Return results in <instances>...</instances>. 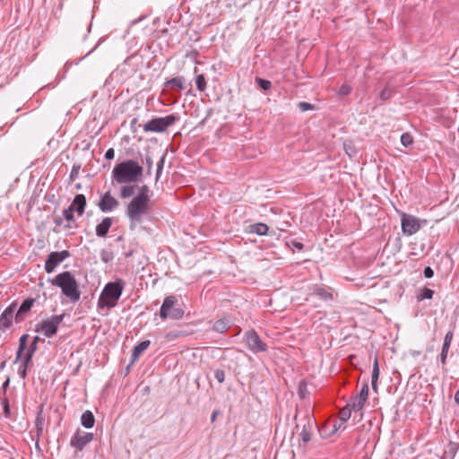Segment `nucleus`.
I'll return each instance as SVG.
<instances>
[{
  "instance_id": "nucleus-1",
  "label": "nucleus",
  "mask_w": 459,
  "mask_h": 459,
  "mask_svg": "<svg viewBox=\"0 0 459 459\" xmlns=\"http://www.w3.org/2000/svg\"><path fill=\"white\" fill-rule=\"evenodd\" d=\"M143 167L134 160L117 164L112 170V178L118 184H130L139 180L143 175Z\"/></svg>"
},
{
  "instance_id": "nucleus-2",
  "label": "nucleus",
  "mask_w": 459,
  "mask_h": 459,
  "mask_svg": "<svg viewBox=\"0 0 459 459\" xmlns=\"http://www.w3.org/2000/svg\"><path fill=\"white\" fill-rule=\"evenodd\" d=\"M51 283L61 289L62 294L65 295L71 302L75 303L81 298V291L78 283L72 273L65 271L58 273Z\"/></svg>"
},
{
  "instance_id": "nucleus-3",
  "label": "nucleus",
  "mask_w": 459,
  "mask_h": 459,
  "mask_svg": "<svg viewBox=\"0 0 459 459\" xmlns=\"http://www.w3.org/2000/svg\"><path fill=\"white\" fill-rule=\"evenodd\" d=\"M124 286L125 282L121 279L108 282L100 295L98 307H107L108 309H110L116 307L122 295Z\"/></svg>"
},
{
  "instance_id": "nucleus-4",
  "label": "nucleus",
  "mask_w": 459,
  "mask_h": 459,
  "mask_svg": "<svg viewBox=\"0 0 459 459\" xmlns=\"http://www.w3.org/2000/svg\"><path fill=\"white\" fill-rule=\"evenodd\" d=\"M150 205L148 202L134 197L126 206V215L129 220L130 230H134L143 222V217L148 214Z\"/></svg>"
},
{
  "instance_id": "nucleus-5",
  "label": "nucleus",
  "mask_w": 459,
  "mask_h": 459,
  "mask_svg": "<svg viewBox=\"0 0 459 459\" xmlns=\"http://www.w3.org/2000/svg\"><path fill=\"white\" fill-rule=\"evenodd\" d=\"M177 302L178 299L173 295L168 296L164 299L160 310V316L161 319L166 320L167 318H171L178 320L183 317L184 310L179 307H176Z\"/></svg>"
},
{
  "instance_id": "nucleus-6",
  "label": "nucleus",
  "mask_w": 459,
  "mask_h": 459,
  "mask_svg": "<svg viewBox=\"0 0 459 459\" xmlns=\"http://www.w3.org/2000/svg\"><path fill=\"white\" fill-rule=\"evenodd\" d=\"M65 316V314L52 316L50 318L43 320L41 324L37 325L35 331L41 332L46 337L51 338L57 333L58 326Z\"/></svg>"
},
{
  "instance_id": "nucleus-7",
  "label": "nucleus",
  "mask_w": 459,
  "mask_h": 459,
  "mask_svg": "<svg viewBox=\"0 0 459 459\" xmlns=\"http://www.w3.org/2000/svg\"><path fill=\"white\" fill-rule=\"evenodd\" d=\"M176 120L177 117L174 115H169L164 117H155L144 124L143 128L145 132L161 133L166 131Z\"/></svg>"
},
{
  "instance_id": "nucleus-8",
  "label": "nucleus",
  "mask_w": 459,
  "mask_h": 459,
  "mask_svg": "<svg viewBox=\"0 0 459 459\" xmlns=\"http://www.w3.org/2000/svg\"><path fill=\"white\" fill-rule=\"evenodd\" d=\"M243 339L247 349L253 353L265 352L268 349L267 344L261 340L254 329L247 331Z\"/></svg>"
},
{
  "instance_id": "nucleus-9",
  "label": "nucleus",
  "mask_w": 459,
  "mask_h": 459,
  "mask_svg": "<svg viewBox=\"0 0 459 459\" xmlns=\"http://www.w3.org/2000/svg\"><path fill=\"white\" fill-rule=\"evenodd\" d=\"M401 225L403 234L407 236L415 234L420 229L419 219L404 212L402 214Z\"/></svg>"
},
{
  "instance_id": "nucleus-10",
  "label": "nucleus",
  "mask_w": 459,
  "mask_h": 459,
  "mask_svg": "<svg viewBox=\"0 0 459 459\" xmlns=\"http://www.w3.org/2000/svg\"><path fill=\"white\" fill-rule=\"evenodd\" d=\"M69 256L70 252L68 250L51 252L45 262V271L48 273H53L56 267Z\"/></svg>"
},
{
  "instance_id": "nucleus-11",
  "label": "nucleus",
  "mask_w": 459,
  "mask_h": 459,
  "mask_svg": "<svg viewBox=\"0 0 459 459\" xmlns=\"http://www.w3.org/2000/svg\"><path fill=\"white\" fill-rule=\"evenodd\" d=\"M93 439L92 433L81 432L79 429L74 433L70 440V446L82 451Z\"/></svg>"
},
{
  "instance_id": "nucleus-12",
  "label": "nucleus",
  "mask_w": 459,
  "mask_h": 459,
  "mask_svg": "<svg viewBox=\"0 0 459 459\" xmlns=\"http://www.w3.org/2000/svg\"><path fill=\"white\" fill-rule=\"evenodd\" d=\"M98 206L101 212H110L119 206V202L108 191L101 195Z\"/></svg>"
},
{
  "instance_id": "nucleus-13",
  "label": "nucleus",
  "mask_w": 459,
  "mask_h": 459,
  "mask_svg": "<svg viewBox=\"0 0 459 459\" xmlns=\"http://www.w3.org/2000/svg\"><path fill=\"white\" fill-rule=\"evenodd\" d=\"M35 302L36 299L34 298H27L22 301L14 316L16 323H21L26 318Z\"/></svg>"
},
{
  "instance_id": "nucleus-14",
  "label": "nucleus",
  "mask_w": 459,
  "mask_h": 459,
  "mask_svg": "<svg viewBox=\"0 0 459 459\" xmlns=\"http://www.w3.org/2000/svg\"><path fill=\"white\" fill-rule=\"evenodd\" d=\"M16 310V303L13 302L0 316V328L7 329L12 325L13 314Z\"/></svg>"
},
{
  "instance_id": "nucleus-15",
  "label": "nucleus",
  "mask_w": 459,
  "mask_h": 459,
  "mask_svg": "<svg viewBox=\"0 0 459 459\" xmlns=\"http://www.w3.org/2000/svg\"><path fill=\"white\" fill-rule=\"evenodd\" d=\"M86 204L87 202L85 195L82 194H77L74 196L69 208L72 209L74 212H76L79 216H82L84 213Z\"/></svg>"
},
{
  "instance_id": "nucleus-16",
  "label": "nucleus",
  "mask_w": 459,
  "mask_h": 459,
  "mask_svg": "<svg viewBox=\"0 0 459 459\" xmlns=\"http://www.w3.org/2000/svg\"><path fill=\"white\" fill-rule=\"evenodd\" d=\"M452 340H453V332L449 331L445 335L444 343H443L442 351L440 353V362L442 363V365L446 364V358H447V354H448V351H449Z\"/></svg>"
},
{
  "instance_id": "nucleus-17",
  "label": "nucleus",
  "mask_w": 459,
  "mask_h": 459,
  "mask_svg": "<svg viewBox=\"0 0 459 459\" xmlns=\"http://www.w3.org/2000/svg\"><path fill=\"white\" fill-rule=\"evenodd\" d=\"M112 223L113 221L111 218H104L102 221L96 226V235L100 238L106 237Z\"/></svg>"
},
{
  "instance_id": "nucleus-18",
  "label": "nucleus",
  "mask_w": 459,
  "mask_h": 459,
  "mask_svg": "<svg viewBox=\"0 0 459 459\" xmlns=\"http://www.w3.org/2000/svg\"><path fill=\"white\" fill-rule=\"evenodd\" d=\"M311 296H316L320 299L327 301L333 299V295L327 289L320 285H315L312 289Z\"/></svg>"
},
{
  "instance_id": "nucleus-19",
  "label": "nucleus",
  "mask_w": 459,
  "mask_h": 459,
  "mask_svg": "<svg viewBox=\"0 0 459 459\" xmlns=\"http://www.w3.org/2000/svg\"><path fill=\"white\" fill-rule=\"evenodd\" d=\"M313 429V421L311 419L307 420V424L303 426V429L300 432V438L303 441V443H307L311 440V434Z\"/></svg>"
},
{
  "instance_id": "nucleus-20",
  "label": "nucleus",
  "mask_w": 459,
  "mask_h": 459,
  "mask_svg": "<svg viewBox=\"0 0 459 459\" xmlns=\"http://www.w3.org/2000/svg\"><path fill=\"white\" fill-rule=\"evenodd\" d=\"M74 211L69 207L63 210V216L66 221V224L65 225L67 229L77 228V224L74 219Z\"/></svg>"
},
{
  "instance_id": "nucleus-21",
  "label": "nucleus",
  "mask_w": 459,
  "mask_h": 459,
  "mask_svg": "<svg viewBox=\"0 0 459 459\" xmlns=\"http://www.w3.org/2000/svg\"><path fill=\"white\" fill-rule=\"evenodd\" d=\"M150 344V341H143L134 348L132 352V363H134L139 356L149 348Z\"/></svg>"
},
{
  "instance_id": "nucleus-22",
  "label": "nucleus",
  "mask_w": 459,
  "mask_h": 459,
  "mask_svg": "<svg viewBox=\"0 0 459 459\" xmlns=\"http://www.w3.org/2000/svg\"><path fill=\"white\" fill-rule=\"evenodd\" d=\"M230 326V323L229 319L221 318L213 324L212 330L217 333H223L229 330Z\"/></svg>"
},
{
  "instance_id": "nucleus-23",
  "label": "nucleus",
  "mask_w": 459,
  "mask_h": 459,
  "mask_svg": "<svg viewBox=\"0 0 459 459\" xmlns=\"http://www.w3.org/2000/svg\"><path fill=\"white\" fill-rule=\"evenodd\" d=\"M95 418L91 411H85L81 417V423L86 429H91L94 426Z\"/></svg>"
},
{
  "instance_id": "nucleus-24",
  "label": "nucleus",
  "mask_w": 459,
  "mask_h": 459,
  "mask_svg": "<svg viewBox=\"0 0 459 459\" xmlns=\"http://www.w3.org/2000/svg\"><path fill=\"white\" fill-rule=\"evenodd\" d=\"M352 408L350 404L345 405L342 409H341L339 412V420L341 421L338 428H341L342 425L345 424L348 420L351 418Z\"/></svg>"
},
{
  "instance_id": "nucleus-25",
  "label": "nucleus",
  "mask_w": 459,
  "mask_h": 459,
  "mask_svg": "<svg viewBox=\"0 0 459 459\" xmlns=\"http://www.w3.org/2000/svg\"><path fill=\"white\" fill-rule=\"evenodd\" d=\"M185 78L183 76L174 77L166 82L167 87L176 88L179 91L185 89Z\"/></svg>"
},
{
  "instance_id": "nucleus-26",
  "label": "nucleus",
  "mask_w": 459,
  "mask_h": 459,
  "mask_svg": "<svg viewBox=\"0 0 459 459\" xmlns=\"http://www.w3.org/2000/svg\"><path fill=\"white\" fill-rule=\"evenodd\" d=\"M379 377V366L377 359H375L373 364L372 375H371V386L375 392H377V380Z\"/></svg>"
},
{
  "instance_id": "nucleus-27",
  "label": "nucleus",
  "mask_w": 459,
  "mask_h": 459,
  "mask_svg": "<svg viewBox=\"0 0 459 459\" xmlns=\"http://www.w3.org/2000/svg\"><path fill=\"white\" fill-rule=\"evenodd\" d=\"M29 335L22 334L19 340V348L16 354V360L22 358V353L27 350V342H28Z\"/></svg>"
},
{
  "instance_id": "nucleus-28",
  "label": "nucleus",
  "mask_w": 459,
  "mask_h": 459,
  "mask_svg": "<svg viewBox=\"0 0 459 459\" xmlns=\"http://www.w3.org/2000/svg\"><path fill=\"white\" fill-rule=\"evenodd\" d=\"M366 401H364L358 394L351 398V403H349L354 411H359L362 410L364 407Z\"/></svg>"
},
{
  "instance_id": "nucleus-29",
  "label": "nucleus",
  "mask_w": 459,
  "mask_h": 459,
  "mask_svg": "<svg viewBox=\"0 0 459 459\" xmlns=\"http://www.w3.org/2000/svg\"><path fill=\"white\" fill-rule=\"evenodd\" d=\"M268 230V226L264 223H255L251 225V232L255 233L259 236L266 235Z\"/></svg>"
},
{
  "instance_id": "nucleus-30",
  "label": "nucleus",
  "mask_w": 459,
  "mask_h": 459,
  "mask_svg": "<svg viewBox=\"0 0 459 459\" xmlns=\"http://www.w3.org/2000/svg\"><path fill=\"white\" fill-rule=\"evenodd\" d=\"M149 192H150L149 187L146 185H143L140 187L139 193L134 197L150 203Z\"/></svg>"
},
{
  "instance_id": "nucleus-31",
  "label": "nucleus",
  "mask_w": 459,
  "mask_h": 459,
  "mask_svg": "<svg viewBox=\"0 0 459 459\" xmlns=\"http://www.w3.org/2000/svg\"><path fill=\"white\" fill-rule=\"evenodd\" d=\"M135 186H124L120 190V196L122 198H128L134 193Z\"/></svg>"
},
{
  "instance_id": "nucleus-32",
  "label": "nucleus",
  "mask_w": 459,
  "mask_h": 459,
  "mask_svg": "<svg viewBox=\"0 0 459 459\" xmlns=\"http://www.w3.org/2000/svg\"><path fill=\"white\" fill-rule=\"evenodd\" d=\"M195 84L199 91H204L206 89V80L204 74H197L195 76Z\"/></svg>"
},
{
  "instance_id": "nucleus-33",
  "label": "nucleus",
  "mask_w": 459,
  "mask_h": 459,
  "mask_svg": "<svg viewBox=\"0 0 459 459\" xmlns=\"http://www.w3.org/2000/svg\"><path fill=\"white\" fill-rule=\"evenodd\" d=\"M434 295V290H432L431 289H429V288H423L420 293V295L418 296V299L420 300H423V299H432Z\"/></svg>"
},
{
  "instance_id": "nucleus-34",
  "label": "nucleus",
  "mask_w": 459,
  "mask_h": 459,
  "mask_svg": "<svg viewBox=\"0 0 459 459\" xmlns=\"http://www.w3.org/2000/svg\"><path fill=\"white\" fill-rule=\"evenodd\" d=\"M31 363L22 360L19 368L18 374L19 376L24 379L27 377V369L30 366Z\"/></svg>"
},
{
  "instance_id": "nucleus-35",
  "label": "nucleus",
  "mask_w": 459,
  "mask_h": 459,
  "mask_svg": "<svg viewBox=\"0 0 459 459\" xmlns=\"http://www.w3.org/2000/svg\"><path fill=\"white\" fill-rule=\"evenodd\" d=\"M413 143V138L411 136V134L409 133H403L402 135H401V143L404 146V147H409Z\"/></svg>"
},
{
  "instance_id": "nucleus-36",
  "label": "nucleus",
  "mask_w": 459,
  "mask_h": 459,
  "mask_svg": "<svg viewBox=\"0 0 459 459\" xmlns=\"http://www.w3.org/2000/svg\"><path fill=\"white\" fill-rule=\"evenodd\" d=\"M255 82L259 85V87L264 91H268L272 87V82L268 80L256 77Z\"/></svg>"
},
{
  "instance_id": "nucleus-37",
  "label": "nucleus",
  "mask_w": 459,
  "mask_h": 459,
  "mask_svg": "<svg viewBox=\"0 0 459 459\" xmlns=\"http://www.w3.org/2000/svg\"><path fill=\"white\" fill-rule=\"evenodd\" d=\"M182 335H183V332L178 331V330H173V331L167 333L165 335V338L168 341H173Z\"/></svg>"
},
{
  "instance_id": "nucleus-38",
  "label": "nucleus",
  "mask_w": 459,
  "mask_h": 459,
  "mask_svg": "<svg viewBox=\"0 0 459 459\" xmlns=\"http://www.w3.org/2000/svg\"><path fill=\"white\" fill-rule=\"evenodd\" d=\"M298 394L300 398L304 399L307 395V385L304 381H301L299 385Z\"/></svg>"
},
{
  "instance_id": "nucleus-39",
  "label": "nucleus",
  "mask_w": 459,
  "mask_h": 459,
  "mask_svg": "<svg viewBox=\"0 0 459 459\" xmlns=\"http://www.w3.org/2000/svg\"><path fill=\"white\" fill-rule=\"evenodd\" d=\"M358 395L359 397H361L364 401H367V399L368 397V383H365L362 385V387H361L359 393L358 394Z\"/></svg>"
},
{
  "instance_id": "nucleus-40",
  "label": "nucleus",
  "mask_w": 459,
  "mask_h": 459,
  "mask_svg": "<svg viewBox=\"0 0 459 459\" xmlns=\"http://www.w3.org/2000/svg\"><path fill=\"white\" fill-rule=\"evenodd\" d=\"M298 107H299V110L302 112L311 110L314 108V106L312 104H310L308 102H305V101L299 102Z\"/></svg>"
},
{
  "instance_id": "nucleus-41",
  "label": "nucleus",
  "mask_w": 459,
  "mask_h": 459,
  "mask_svg": "<svg viewBox=\"0 0 459 459\" xmlns=\"http://www.w3.org/2000/svg\"><path fill=\"white\" fill-rule=\"evenodd\" d=\"M214 377L219 383H222L225 380V372L222 369H216L214 371Z\"/></svg>"
},
{
  "instance_id": "nucleus-42",
  "label": "nucleus",
  "mask_w": 459,
  "mask_h": 459,
  "mask_svg": "<svg viewBox=\"0 0 459 459\" xmlns=\"http://www.w3.org/2000/svg\"><path fill=\"white\" fill-rule=\"evenodd\" d=\"M351 92V87L348 84H343L340 87L338 93L342 96L349 95Z\"/></svg>"
},
{
  "instance_id": "nucleus-43",
  "label": "nucleus",
  "mask_w": 459,
  "mask_h": 459,
  "mask_svg": "<svg viewBox=\"0 0 459 459\" xmlns=\"http://www.w3.org/2000/svg\"><path fill=\"white\" fill-rule=\"evenodd\" d=\"M25 351H26L23 354L22 360L31 363V359L35 352L31 351L29 349Z\"/></svg>"
},
{
  "instance_id": "nucleus-44",
  "label": "nucleus",
  "mask_w": 459,
  "mask_h": 459,
  "mask_svg": "<svg viewBox=\"0 0 459 459\" xmlns=\"http://www.w3.org/2000/svg\"><path fill=\"white\" fill-rule=\"evenodd\" d=\"M164 164V156L160 160L159 163L157 164V170H156V180L159 179L161 170L163 169Z\"/></svg>"
},
{
  "instance_id": "nucleus-45",
  "label": "nucleus",
  "mask_w": 459,
  "mask_h": 459,
  "mask_svg": "<svg viewBox=\"0 0 459 459\" xmlns=\"http://www.w3.org/2000/svg\"><path fill=\"white\" fill-rule=\"evenodd\" d=\"M40 340L39 336H35L30 346L28 347L29 350L35 352L38 349V342Z\"/></svg>"
},
{
  "instance_id": "nucleus-46",
  "label": "nucleus",
  "mask_w": 459,
  "mask_h": 459,
  "mask_svg": "<svg viewBox=\"0 0 459 459\" xmlns=\"http://www.w3.org/2000/svg\"><path fill=\"white\" fill-rule=\"evenodd\" d=\"M36 427L38 430V435H39L43 430V420L39 419V417H37Z\"/></svg>"
},
{
  "instance_id": "nucleus-47",
  "label": "nucleus",
  "mask_w": 459,
  "mask_h": 459,
  "mask_svg": "<svg viewBox=\"0 0 459 459\" xmlns=\"http://www.w3.org/2000/svg\"><path fill=\"white\" fill-rule=\"evenodd\" d=\"M434 275V271L432 270L431 267L429 266H427L425 269H424V276L428 279H430L432 278Z\"/></svg>"
},
{
  "instance_id": "nucleus-48",
  "label": "nucleus",
  "mask_w": 459,
  "mask_h": 459,
  "mask_svg": "<svg viewBox=\"0 0 459 459\" xmlns=\"http://www.w3.org/2000/svg\"><path fill=\"white\" fill-rule=\"evenodd\" d=\"M391 96L390 91L388 89H384L380 93V98L383 100H388Z\"/></svg>"
},
{
  "instance_id": "nucleus-49",
  "label": "nucleus",
  "mask_w": 459,
  "mask_h": 459,
  "mask_svg": "<svg viewBox=\"0 0 459 459\" xmlns=\"http://www.w3.org/2000/svg\"><path fill=\"white\" fill-rule=\"evenodd\" d=\"M115 157V151L113 148H109L108 150H107L106 153H105V158L107 160H113Z\"/></svg>"
},
{
  "instance_id": "nucleus-50",
  "label": "nucleus",
  "mask_w": 459,
  "mask_h": 459,
  "mask_svg": "<svg viewBox=\"0 0 459 459\" xmlns=\"http://www.w3.org/2000/svg\"><path fill=\"white\" fill-rule=\"evenodd\" d=\"M290 245L293 248H296L299 251L302 250L304 247L302 243L298 242L296 240H291Z\"/></svg>"
},
{
  "instance_id": "nucleus-51",
  "label": "nucleus",
  "mask_w": 459,
  "mask_h": 459,
  "mask_svg": "<svg viewBox=\"0 0 459 459\" xmlns=\"http://www.w3.org/2000/svg\"><path fill=\"white\" fill-rule=\"evenodd\" d=\"M78 171H79V167L78 168L74 167L71 171V174H70V178L74 179L77 177Z\"/></svg>"
},
{
  "instance_id": "nucleus-52",
  "label": "nucleus",
  "mask_w": 459,
  "mask_h": 459,
  "mask_svg": "<svg viewBox=\"0 0 459 459\" xmlns=\"http://www.w3.org/2000/svg\"><path fill=\"white\" fill-rule=\"evenodd\" d=\"M146 165L148 167V172H150L152 167V160L151 157L146 158Z\"/></svg>"
},
{
  "instance_id": "nucleus-53",
  "label": "nucleus",
  "mask_w": 459,
  "mask_h": 459,
  "mask_svg": "<svg viewBox=\"0 0 459 459\" xmlns=\"http://www.w3.org/2000/svg\"><path fill=\"white\" fill-rule=\"evenodd\" d=\"M54 222L56 225H61L63 221H62V218L61 217H56L55 220H54Z\"/></svg>"
},
{
  "instance_id": "nucleus-54",
  "label": "nucleus",
  "mask_w": 459,
  "mask_h": 459,
  "mask_svg": "<svg viewBox=\"0 0 459 459\" xmlns=\"http://www.w3.org/2000/svg\"><path fill=\"white\" fill-rule=\"evenodd\" d=\"M8 412H9V405H8L7 400L5 399L4 400V413L7 414Z\"/></svg>"
},
{
  "instance_id": "nucleus-55",
  "label": "nucleus",
  "mask_w": 459,
  "mask_h": 459,
  "mask_svg": "<svg viewBox=\"0 0 459 459\" xmlns=\"http://www.w3.org/2000/svg\"><path fill=\"white\" fill-rule=\"evenodd\" d=\"M455 402L459 404V389L455 394Z\"/></svg>"
},
{
  "instance_id": "nucleus-56",
  "label": "nucleus",
  "mask_w": 459,
  "mask_h": 459,
  "mask_svg": "<svg viewBox=\"0 0 459 459\" xmlns=\"http://www.w3.org/2000/svg\"><path fill=\"white\" fill-rule=\"evenodd\" d=\"M216 418V412L213 411L212 414V420L213 421Z\"/></svg>"
}]
</instances>
